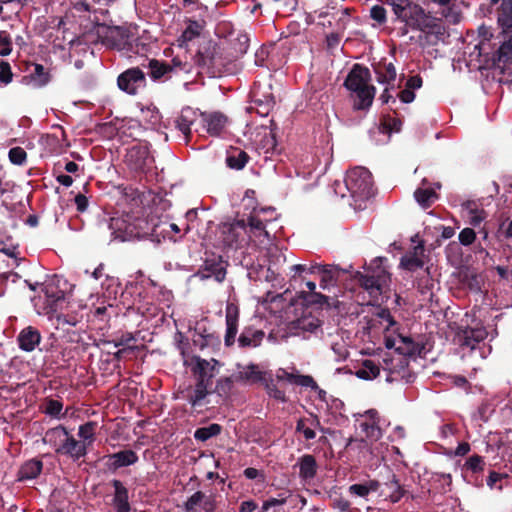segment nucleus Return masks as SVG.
<instances>
[{
    "label": "nucleus",
    "instance_id": "1",
    "mask_svg": "<svg viewBox=\"0 0 512 512\" xmlns=\"http://www.w3.org/2000/svg\"><path fill=\"white\" fill-rule=\"evenodd\" d=\"M43 441L51 446L56 454L66 456L73 461H78L87 454V445L77 440L62 425L49 429Z\"/></svg>",
    "mask_w": 512,
    "mask_h": 512
},
{
    "label": "nucleus",
    "instance_id": "2",
    "mask_svg": "<svg viewBox=\"0 0 512 512\" xmlns=\"http://www.w3.org/2000/svg\"><path fill=\"white\" fill-rule=\"evenodd\" d=\"M370 79L369 69L356 64L344 82L345 87L356 94L357 100L354 103V109L356 110L368 109L373 103L376 89L369 84Z\"/></svg>",
    "mask_w": 512,
    "mask_h": 512
},
{
    "label": "nucleus",
    "instance_id": "3",
    "mask_svg": "<svg viewBox=\"0 0 512 512\" xmlns=\"http://www.w3.org/2000/svg\"><path fill=\"white\" fill-rule=\"evenodd\" d=\"M345 184L354 199L365 200L373 195L372 174L364 167H354L348 170Z\"/></svg>",
    "mask_w": 512,
    "mask_h": 512
},
{
    "label": "nucleus",
    "instance_id": "4",
    "mask_svg": "<svg viewBox=\"0 0 512 512\" xmlns=\"http://www.w3.org/2000/svg\"><path fill=\"white\" fill-rule=\"evenodd\" d=\"M266 213H270L273 217L274 208H262L254 211L248 219L246 234H248L249 240L254 243L262 244L270 239L269 233L266 230L268 219L263 217Z\"/></svg>",
    "mask_w": 512,
    "mask_h": 512
},
{
    "label": "nucleus",
    "instance_id": "5",
    "mask_svg": "<svg viewBox=\"0 0 512 512\" xmlns=\"http://www.w3.org/2000/svg\"><path fill=\"white\" fill-rule=\"evenodd\" d=\"M394 14L407 26L415 29L420 19L423 18L424 9L410 0H390Z\"/></svg>",
    "mask_w": 512,
    "mask_h": 512
},
{
    "label": "nucleus",
    "instance_id": "6",
    "mask_svg": "<svg viewBox=\"0 0 512 512\" xmlns=\"http://www.w3.org/2000/svg\"><path fill=\"white\" fill-rule=\"evenodd\" d=\"M415 29L422 31L425 34L426 42L431 45H436L443 40L446 33L441 19L433 17L425 11Z\"/></svg>",
    "mask_w": 512,
    "mask_h": 512
},
{
    "label": "nucleus",
    "instance_id": "7",
    "mask_svg": "<svg viewBox=\"0 0 512 512\" xmlns=\"http://www.w3.org/2000/svg\"><path fill=\"white\" fill-rule=\"evenodd\" d=\"M117 84L122 91L135 95L146 86L145 73L139 67L129 68L118 76Z\"/></svg>",
    "mask_w": 512,
    "mask_h": 512
},
{
    "label": "nucleus",
    "instance_id": "8",
    "mask_svg": "<svg viewBox=\"0 0 512 512\" xmlns=\"http://www.w3.org/2000/svg\"><path fill=\"white\" fill-rule=\"evenodd\" d=\"M386 381L389 383H411L415 375L409 368L407 359L397 357L390 360V365L387 363Z\"/></svg>",
    "mask_w": 512,
    "mask_h": 512
},
{
    "label": "nucleus",
    "instance_id": "9",
    "mask_svg": "<svg viewBox=\"0 0 512 512\" xmlns=\"http://www.w3.org/2000/svg\"><path fill=\"white\" fill-rule=\"evenodd\" d=\"M488 336L486 328L482 325L476 327L460 328L455 334L454 341L462 348L473 350Z\"/></svg>",
    "mask_w": 512,
    "mask_h": 512
},
{
    "label": "nucleus",
    "instance_id": "10",
    "mask_svg": "<svg viewBox=\"0 0 512 512\" xmlns=\"http://www.w3.org/2000/svg\"><path fill=\"white\" fill-rule=\"evenodd\" d=\"M357 279L359 284L369 292L371 296H377L381 293V287L386 284L389 276L388 273L377 266V270L372 273H358Z\"/></svg>",
    "mask_w": 512,
    "mask_h": 512
},
{
    "label": "nucleus",
    "instance_id": "11",
    "mask_svg": "<svg viewBox=\"0 0 512 512\" xmlns=\"http://www.w3.org/2000/svg\"><path fill=\"white\" fill-rule=\"evenodd\" d=\"M217 506V495L215 493L206 495L202 491H196L184 503V509L186 512H197L198 507H200L204 512H215Z\"/></svg>",
    "mask_w": 512,
    "mask_h": 512
},
{
    "label": "nucleus",
    "instance_id": "12",
    "mask_svg": "<svg viewBox=\"0 0 512 512\" xmlns=\"http://www.w3.org/2000/svg\"><path fill=\"white\" fill-rule=\"evenodd\" d=\"M386 346L395 348L401 355L416 356L420 355L424 345L410 336L398 334L393 340L387 339Z\"/></svg>",
    "mask_w": 512,
    "mask_h": 512
},
{
    "label": "nucleus",
    "instance_id": "13",
    "mask_svg": "<svg viewBox=\"0 0 512 512\" xmlns=\"http://www.w3.org/2000/svg\"><path fill=\"white\" fill-rule=\"evenodd\" d=\"M376 415V411L370 410L357 420L360 432L371 441L378 440L382 435Z\"/></svg>",
    "mask_w": 512,
    "mask_h": 512
},
{
    "label": "nucleus",
    "instance_id": "14",
    "mask_svg": "<svg viewBox=\"0 0 512 512\" xmlns=\"http://www.w3.org/2000/svg\"><path fill=\"white\" fill-rule=\"evenodd\" d=\"M225 312L226 333L224 342L225 345L229 347L235 343L238 332L239 308L234 303H228Z\"/></svg>",
    "mask_w": 512,
    "mask_h": 512
},
{
    "label": "nucleus",
    "instance_id": "15",
    "mask_svg": "<svg viewBox=\"0 0 512 512\" xmlns=\"http://www.w3.org/2000/svg\"><path fill=\"white\" fill-rule=\"evenodd\" d=\"M246 233L247 226L244 220L224 224L222 227L223 241L227 246L238 245V243L244 240V234Z\"/></svg>",
    "mask_w": 512,
    "mask_h": 512
},
{
    "label": "nucleus",
    "instance_id": "16",
    "mask_svg": "<svg viewBox=\"0 0 512 512\" xmlns=\"http://www.w3.org/2000/svg\"><path fill=\"white\" fill-rule=\"evenodd\" d=\"M193 361L195 364L192 368V372L194 376H196L197 380L212 383L218 361L215 359L205 360L200 357H194Z\"/></svg>",
    "mask_w": 512,
    "mask_h": 512
},
{
    "label": "nucleus",
    "instance_id": "17",
    "mask_svg": "<svg viewBox=\"0 0 512 512\" xmlns=\"http://www.w3.org/2000/svg\"><path fill=\"white\" fill-rule=\"evenodd\" d=\"M276 378L280 381H286L302 387H314L316 385L313 377L302 375L295 368H292L291 372L284 368H279L276 371Z\"/></svg>",
    "mask_w": 512,
    "mask_h": 512
},
{
    "label": "nucleus",
    "instance_id": "18",
    "mask_svg": "<svg viewBox=\"0 0 512 512\" xmlns=\"http://www.w3.org/2000/svg\"><path fill=\"white\" fill-rule=\"evenodd\" d=\"M423 254L424 246L422 244L414 246L412 251L406 253L401 258L400 266L408 271H415L422 268L424 265Z\"/></svg>",
    "mask_w": 512,
    "mask_h": 512
},
{
    "label": "nucleus",
    "instance_id": "19",
    "mask_svg": "<svg viewBox=\"0 0 512 512\" xmlns=\"http://www.w3.org/2000/svg\"><path fill=\"white\" fill-rule=\"evenodd\" d=\"M41 335L37 329L32 326L24 328L18 335L17 341L20 349L30 352L40 343Z\"/></svg>",
    "mask_w": 512,
    "mask_h": 512
},
{
    "label": "nucleus",
    "instance_id": "20",
    "mask_svg": "<svg viewBox=\"0 0 512 512\" xmlns=\"http://www.w3.org/2000/svg\"><path fill=\"white\" fill-rule=\"evenodd\" d=\"M126 161L132 169L143 171L150 161L149 152L145 148L132 147L126 155Z\"/></svg>",
    "mask_w": 512,
    "mask_h": 512
},
{
    "label": "nucleus",
    "instance_id": "21",
    "mask_svg": "<svg viewBox=\"0 0 512 512\" xmlns=\"http://www.w3.org/2000/svg\"><path fill=\"white\" fill-rule=\"evenodd\" d=\"M198 114L195 110L190 107L182 109L180 115L176 120L177 128L183 133L185 136V140L188 143L191 135V127L194 122L197 120Z\"/></svg>",
    "mask_w": 512,
    "mask_h": 512
},
{
    "label": "nucleus",
    "instance_id": "22",
    "mask_svg": "<svg viewBox=\"0 0 512 512\" xmlns=\"http://www.w3.org/2000/svg\"><path fill=\"white\" fill-rule=\"evenodd\" d=\"M202 117L206 130L210 135L218 136L226 127L227 117L221 113L203 114Z\"/></svg>",
    "mask_w": 512,
    "mask_h": 512
},
{
    "label": "nucleus",
    "instance_id": "23",
    "mask_svg": "<svg viewBox=\"0 0 512 512\" xmlns=\"http://www.w3.org/2000/svg\"><path fill=\"white\" fill-rule=\"evenodd\" d=\"M316 428L323 431L317 415H311L309 418H300L296 424V431L302 433L306 440H312L316 437Z\"/></svg>",
    "mask_w": 512,
    "mask_h": 512
},
{
    "label": "nucleus",
    "instance_id": "24",
    "mask_svg": "<svg viewBox=\"0 0 512 512\" xmlns=\"http://www.w3.org/2000/svg\"><path fill=\"white\" fill-rule=\"evenodd\" d=\"M25 79L33 87L42 88L50 82L51 75L43 65L35 63L32 64V69L30 70L29 75L25 77Z\"/></svg>",
    "mask_w": 512,
    "mask_h": 512
},
{
    "label": "nucleus",
    "instance_id": "25",
    "mask_svg": "<svg viewBox=\"0 0 512 512\" xmlns=\"http://www.w3.org/2000/svg\"><path fill=\"white\" fill-rule=\"evenodd\" d=\"M115 489L113 497V505L117 512H130V504L128 501V490L119 480L113 481Z\"/></svg>",
    "mask_w": 512,
    "mask_h": 512
},
{
    "label": "nucleus",
    "instance_id": "26",
    "mask_svg": "<svg viewBox=\"0 0 512 512\" xmlns=\"http://www.w3.org/2000/svg\"><path fill=\"white\" fill-rule=\"evenodd\" d=\"M110 467L114 470L130 466L138 461V455L133 450H123L108 456Z\"/></svg>",
    "mask_w": 512,
    "mask_h": 512
},
{
    "label": "nucleus",
    "instance_id": "27",
    "mask_svg": "<svg viewBox=\"0 0 512 512\" xmlns=\"http://www.w3.org/2000/svg\"><path fill=\"white\" fill-rule=\"evenodd\" d=\"M299 476L303 480H309L316 476L317 462L313 455L305 454L298 459Z\"/></svg>",
    "mask_w": 512,
    "mask_h": 512
},
{
    "label": "nucleus",
    "instance_id": "28",
    "mask_svg": "<svg viewBox=\"0 0 512 512\" xmlns=\"http://www.w3.org/2000/svg\"><path fill=\"white\" fill-rule=\"evenodd\" d=\"M264 336L265 334L261 330L246 328L240 334L238 343L242 348L258 347L262 343Z\"/></svg>",
    "mask_w": 512,
    "mask_h": 512
},
{
    "label": "nucleus",
    "instance_id": "29",
    "mask_svg": "<svg viewBox=\"0 0 512 512\" xmlns=\"http://www.w3.org/2000/svg\"><path fill=\"white\" fill-rule=\"evenodd\" d=\"M377 81L382 84H391L396 79V69L393 63L381 61L374 66Z\"/></svg>",
    "mask_w": 512,
    "mask_h": 512
},
{
    "label": "nucleus",
    "instance_id": "30",
    "mask_svg": "<svg viewBox=\"0 0 512 512\" xmlns=\"http://www.w3.org/2000/svg\"><path fill=\"white\" fill-rule=\"evenodd\" d=\"M320 326V320L312 315H304L293 323V328L297 331L296 333L298 335L303 334L304 337L305 333H314Z\"/></svg>",
    "mask_w": 512,
    "mask_h": 512
},
{
    "label": "nucleus",
    "instance_id": "31",
    "mask_svg": "<svg viewBox=\"0 0 512 512\" xmlns=\"http://www.w3.org/2000/svg\"><path fill=\"white\" fill-rule=\"evenodd\" d=\"M43 463L38 459L26 461L19 469L18 479L20 481L35 479L42 471Z\"/></svg>",
    "mask_w": 512,
    "mask_h": 512
},
{
    "label": "nucleus",
    "instance_id": "32",
    "mask_svg": "<svg viewBox=\"0 0 512 512\" xmlns=\"http://www.w3.org/2000/svg\"><path fill=\"white\" fill-rule=\"evenodd\" d=\"M463 208L467 213L469 223L473 226H478L487 217L485 210L475 201L465 202Z\"/></svg>",
    "mask_w": 512,
    "mask_h": 512
},
{
    "label": "nucleus",
    "instance_id": "33",
    "mask_svg": "<svg viewBox=\"0 0 512 512\" xmlns=\"http://www.w3.org/2000/svg\"><path fill=\"white\" fill-rule=\"evenodd\" d=\"M380 374V366L371 359L364 360L356 369L355 375L363 380H373Z\"/></svg>",
    "mask_w": 512,
    "mask_h": 512
},
{
    "label": "nucleus",
    "instance_id": "34",
    "mask_svg": "<svg viewBox=\"0 0 512 512\" xmlns=\"http://www.w3.org/2000/svg\"><path fill=\"white\" fill-rule=\"evenodd\" d=\"M248 160L249 156L245 151L239 148H232L228 152L226 163L232 169L241 170L245 167Z\"/></svg>",
    "mask_w": 512,
    "mask_h": 512
},
{
    "label": "nucleus",
    "instance_id": "35",
    "mask_svg": "<svg viewBox=\"0 0 512 512\" xmlns=\"http://www.w3.org/2000/svg\"><path fill=\"white\" fill-rule=\"evenodd\" d=\"M186 24V28L179 38V42H181V44L190 42L199 37L204 28V21L188 20Z\"/></svg>",
    "mask_w": 512,
    "mask_h": 512
},
{
    "label": "nucleus",
    "instance_id": "36",
    "mask_svg": "<svg viewBox=\"0 0 512 512\" xmlns=\"http://www.w3.org/2000/svg\"><path fill=\"white\" fill-rule=\"evenodd\" d=\"M414 197L419 205L426 209L438 199V194L433 188L420 187L414 192Z\"/></svg>",
    "mask_w": 512,
    "mask_h": 512
},
{
    "label": "nucleus",
    "instance_id": "37",
    "mask_svg": "<svg viewBox=\"0 0 512 512\" xmlns=\"http://www.w3.org/2000/svg\"><path fill=\"white\" fill-rule=\"evenodd\" d=\"M380 487L377 480H369L365 483L353 484L349 487V493L358 497H367L371 492H376Z\"/></svg>",
    "mask_w": 512,
    "mask_h": 512
},
{
    "label": "nucleus",
    "instance_id": "38",
    "mask_svg": "<svg viewBox=\"0 0 512 512\" xmlns=\"http://www.w3.org/2000/svg\"><path fill=\"white\" fill-rule=\"evenodd\" d=\"M98 424L95 421H88L78 428V436L81 442H84L87 447L91 445L96 439V430Z\"/></svg>",
    "mask_w": 512,
    "mask_h": 512
},
{
    "label": "nucleus",
    "instance_id": "39",
    "mask_svg": "<svg viewBox=\"0 0 512 512\" xmlns=\"http://www.w3.org/2000/svg\"><path fill=\"white\" fill-rule=\"evenodd\" d=\"M212 383L205 382L203 380H197V383L193 389V392L189 396L190 403L195 406L201 400H203L209 393V388Z\"/></svg>",
    "mask_w": 512,
    "mask_h": 512
},
{
    "label": "nucleus",
    "instance_id": "40",
    "mask_svg": "<svg viewBox=\"0 0 512 512\" xmlns=\"http://www.w3.org/2000/svg\"><path fill=\"white\" fill-rule=\"evenodd\" d=\"M330 506L340 512H352L351 503L341 493L332 491L329 493Z\"/></svg>",
    "mask_w": 512,
    "mask_h": 512
},
{
    "label": "nucleus",
    "instance_id": "41",
    "mask_svg": "<svg viewBox=\"0 0 512 512\" xmlns=\"http://www.w3.org/2000/svg\"><path fill=\"white\" fill-rule=\"evenodd\" d=\"M148 67L150 69V77L155 81L171 73L170 68H168V63L161 62L157 59H151Z\"/></svg>",
    "mask_w": 512,
    "mask_h": 512
},
{
    "label": "nucleus",
    "instance_id": "42",
    "mask_svg": "<svg viewBox=\"0 0 512 512\" xmlns=\"http://www.w3.org/2000/svg\"><path fill=\"white\" fill-rule=\"evenodd\" d=\"M220 432L221 426L219 424L213 423L207 427L198 428L194 433V437L199 441H207L208 439L219 435Z\"/></svg>",
    "mask_w": 512,
    "mask_h": 512
},
{
    "label": "nucleus",
    "instance_id": "43",
    "mask_svg": "<svg viewBox=\"0 0 512 512\" xmlns=\"http://www.w3.org/2000/svg\"><path fill=\"white\" fill-rule=\"evenodd\" d=\"M306 287L308 288L310 295L306 293L305 291H302L300 293V298L304 299L308 302H317V303H323L326 301V297L320 293L315 292L316 284L312 281L306 282Z\"/></svg>",
    "mask_w": 512,
    "mask_h": 512
},
{
    "label": "nucleus",
    "instance_id": "44",
    "mask_svg": "<svg viewBox=\"0 0 512 512\" xmlns=\"http://www.w3.org/2000/svg\"><path fill=\"white\" fill-rule=\"evenodd\" d=\"M318 270L320 276V286L321 288L326 289L329 284L335 281L336 273L328 265H321V268H318Z\"/></svg>",
    "mask_w": 512,
    "mask_h": 512
},
{
    "label": "nucleus",
    "instance_id": "45",
    "mask_svg": "<svg viewBox=\"0 0 512 512\" xmlns=\"http://www.w3.org/2000/svg\"><path fill=\"white\" fill-rule=\"evenodd\" d=\"M238 378L241 380L254 383L260 381L262 377L261 372L258 370V367L255 365H250L239 372Z\"/></svg>",
    "mask_w": 512,
    "mask_h": 512
},
{
    "label": "nucleus",
    "instance_id": "46",
    "mask_svg": "<svg viewBox=\"0 0 512 512\" xmlns=\"http://www.w3.org/2000/svg\"><path fill=\"white\" fill-rule=\"evenodd\" d=\"M8 158L14 165H24L27 161V153L22 147H13L8 152Z\"/></svg>",
    "mask_w": 512,
    "mask_h": 512
},
{
    "label": "nucleus",
    "instance_id": "47",
    "mask_svg": "<svg viewBox=\"0 0 512 512\" xmlns=\"http://www.w3.org/2000/svg\"><path fill=\"white\" fill-rule=\"evenodd\" d=\"M392 492L389 495V499L392 503L399 502L405 495V489L400 485L399 481L394 477L389 483Z\"/></svg>",
    "mask_w": 512,
    "mask_h": 512
},
{
    "label": "nucleus",
    "instance_id": "48",
    "mask_svg": "<svg viewBox=\"0 0 512 512\" xmlns=\"http://www.w3.org/2000/svg\"><path fill=\"white\" fill-rule=\"evenodd\" d=\"M484 460L483 457L479 455H472L469 457L465 463V467L467 470H470L473 473L481 472L484 469Z\"/></svg>",
    "mask_w": 512,
    "mask_h": 512
},
{
    "label": "nucleus",
    "instance_id": "49",
    "mask_svg": "<svg viewBox=\"0 0 512 512\" xmlns=\"http://www.w3.org/2000/svg\"><path fill=\"white\" fill-rule=\"evenodd\" d=\"M62 409V402L55 399H49L45 404L44 412L50 416L59 417Z\"/></svg>",
    "mask_w": 512,
    "mask_h": 512
},
{
    "label": "nucleus",
    "instance_id": "50",
    "mask_svg": "<svg viewBox=\"0 0 512 512\" xmlns=\"http://www.w3.org/2000/svg\"><path fill=\"white\" fill-rule=\"evenodd\" d=\"M12 51V41L6 31H0V55L7 56Z\"/></svg>",
    "mask_w": 512,
    "mask_h": 512
},
{
    "label": "nucleus",
    "instance_id": "51",
    "mask_svg": "<svg viewBox=\"0 0 512 512\" xmlns=\"http://www.w3.org/2000/svg\"><path fill=\"white\" fill-rule=\"evenodd\" d=\"M12 77L10 64L6 61H0V82L6 85L12 81Z\"/></svg>",
    "mask_w": 512,
    "mask_h": 512
},
{
    "label": "nucleus",
    "instance_id": "52",
    "mask_svg": "<svg viewBox=\"0 0 512 512\" xmlns=\"http://www.w3.org/2000/svg\"><path fill=\"white\" fill-rule=\"evenodd\" d=\"M476 239V233L471 228H464L459 233V241L462 245L468 246L471 245Z\"/></svg>",
    "mask_w": 512,
    "mask_h": 512
},
{
    "label": "nucleus",
    "instance_id": "53",
    "mask_svg": "<svg viewBox=\"0 0 512 512\" xmlns=\"http://www.w3.org/2000/svg\"><path fill=\"white\" fill-rule=\"evenodd\" d=\"M168 68H170V72L183 71L188 70V64L186 60L177 55L172 58L171 63H168Z\"/></svg>",
    "mask_w": 512,
    "mask_h": 512
},
{
    "label": "nucleus",
    "instance_id": "54",
    "mask_svg": "<svg viewBox=\"0 0 512 512\" xmlns=\"http://www.w3.org/2000/svg\"><path fill=\"white\" fill-rule=\"evenodd\" d=\"M370 15L378 24H383L386 21V10L380 5L373 6Z\"/></svg>",
    "mask_w": 512,
    "mask_h": 512
},
{
    "label": "nucleus",
    "instance_id": "55",
    "mask_svg": "<svg viewBox=\"0 0 512 512\" xmlns=\"http://www.w3.org/2000/svg\"><path fill=\"white\" fill-rule=\"evenodd\" d=\"M286 500L287 497L270 498L262 503L261 512H267L271 507L284 505Z\"/></svg>",
    "mask_w": 512,
    "mask_h": 512
},
{
    "label": "nucleus",
    "instance_id": "56",
    "mask_svg": "<svg viewBox=\"0 0 512 512\" xmlns=\"http://www.w3.org/2000/svg\"><path fill=\"white\" fill-rule=\"evenodd\" d=\"M382 125L388 131H399L401 123L395 118L387 117L383 119Z\"/></svg>",
    "mask_w": 512,
    "mask_h": 512
},
{
    "label": "nucleus",
    "instance_id": "57",
    "mask_svg": "<svg viewBox=\"0 0 512 512\" xmlns=\"http://www.w3.org/2000/svg\"><path fill=\"white\" fill-rule=\"evenodd\" d=\"M74 201H75V204H76L78 212L86 211V209L88 207V199H87V197L85 195L77 194L75 196Z\"/></svg>",
    "mask_w": 512,
    "mask_h": 512
},
{
    "label": "nucleus",
    "instance_id": "58",
    "mask_svg": "<svg viewBox=\"0 0 512 512\" xmlns=\"http://www.w3.org/2000/svg\"><path fill=\"white\" fill-rule=\"evenodd\" d=\"M149 51V45L144 42L143 37H139L135 40V52L137 54H145Z\"/></svg>",
    "mask_w": 512,
    "mask_h": 512
},
{
    "label": "nucleus",
    "instance_id": "59",
    "mask_svg": "<svg viewBox=\"0 0 512 512\" xmlns=\"http://www.w3.org/2000/svg\"><path fill=\"white\" fill-rule=\"evenodd\" d=\"M399 98L403 103H411L415 99V93L406 87L399 93Z\"/></svg>",
    "mask_w": 512,
    "mask_h": 512
},
{
    "label": "nucleus",
    "instance_id": "60",
    "mask_svg": "<svg viewBox=\"0 0 512 512\" xmlns=\"http://www.w3.org/2000/svg\"><path fill=\"white\" fill-rule=\"evenodd\" d=\"M257 508V503L254 500H246L240 504L239 512H254Z\"/></svg>",
    "mask_w": 512,
    "mask_h": 512
},
{
    "label": "nucleus",
    "instance_id": "61",
    "mask_svg": "<svg viewBox=\"0 0 512 512\" xmlns=\"http://www.w3.org/2000/svg\"><path fill=\"white\" fill-rule=\"evenodd\" d=\"M422 86V78L418 75L412 76L407 80L406 87L411 89H418Z\"/></svg>",
    "mask_w": 512,
    "mask_h": 512
},
{
    "label": "nucleus",
    "instance_id": "62",
    "mask_svg": "<svg viewBox=\"0 0 512 512\" xmlns=\"http://www.w3.org/2000/svg\"><path fill=\"white\" fill-rule=\"evenodd\" d=\"M504 477L505 476L503 474L492 471L488 476L487 485L493 487L497 482H500Z\"/></svg>",
    "mask_w": 512,
    "mask_h": 512
},
{
    "label": "nucleus",
    "instance_id": "63",
    "mask_svg": "<svg viewBox=\"0 0 512 512\" xmlns=\"http://www.w3.org/2000/svg\"><path fill=\"white\" fill-rule=\"evenodd\" d=\"M269 395L272 396L273 398L279 400V401H282V402H285L286 401V395H285V392L278 389V388H269Z\"/></svg>",
    "mask_w": 512,
    "mask_h": 512
},
{
    "label": "nucleus",
    "instance_id": "64",
    "mask_svg": "<svg viewBox=\"0 0 512 512\" xmlns=\"http://www.w3.org/2000/svg\"><path fill=\"white\" fill-rule=\"evenodd\" d=\"M470 451V445L467 442L460 443L455 451L457 456H464Z\"/></svg>",
    "mask_w": 512,
    "mask_h": 512
}]
</instances>
